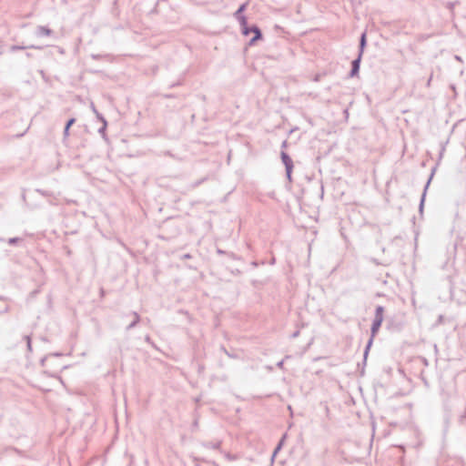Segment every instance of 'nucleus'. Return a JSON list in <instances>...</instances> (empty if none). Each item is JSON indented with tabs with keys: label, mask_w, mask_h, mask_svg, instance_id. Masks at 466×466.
<instances>
[{
	"label": "nucleus",
	"mask_w": 466,
	"mask_h": 466,
	"mask_svg": "<svg viewBox=\"0 0 466 466\" xmlns=\"http://www.w3.org/2000/svg\"><path fill=\"white\" fill-rule=\"evenodd\" d=\"M383 312H384L383 307H381V306L377 307L376 312H375V319H374V321H373V324L371 327V338L369 340V343L367 345L366 352L370 348L372 341H373V338L376 336L378 330L380 329V328L381 326V323L383 321Z\"/></svg>",
	"instance_id": "f257e3e1"
},
{
	"label": "nucleus",
	"mask_w": 466,
	"mask_h": 466,
	"mask_svg": "<svg viewBox=\"0 0 466 466\" xmlns=\"http://www.w3.org/2000/svg\"><path fill=\"white\" fill-rule=\"evenodd\" d=\"M239 22H240L243 35H248L249 33L254 34V36L252 37L250 44H253L256 40L260 38L261 34H260L259 29L257 26L248 27L245 16H240Z\"/></svg>",
	"instance_id": "f03ea898"
},
{
	"label": "nucleus",
	"mask_w": 466,
	"mask_h": 466,
	"mask_svg": "<svg viewBox=\"0 0 466 466\" xmlns=\"http://www.w3.org/2000/svg\"><path fill=\"white\" fill-rule=\"evenodd\" d=\"M281 159L286 167L287 177L290 181L291 180V172H292V168H293L292 159L285 152L281 153Z\"/></svg>",
	"instance_id": "7ed1b4c3"
},
{
	"label": "nucleus",
	"mask_w": 466,
	"mask_h": 466,
	"mask_svg": "<svg viewBox=\"0 0 466 466\" xmlns=\"http://www.w3.org/2000/svg\"><path fill=\"white\" fill-rule=\"evenodd\" d=\"M360 56L356 60L353 61L351 76H356L358 74L359 68H360Z\"/></svg>",
	"instance_id": "20e7f679"
},
{
	"label": "nucleus",
	"mask_w": 466,
	"mask_h": 466,
	"mask_svg": "<svg viewBox=\"0 0 466 466\" xmlns=\"http://www.w3.org/2000/svg\"><path fill=\"white\" fill-rule=\"evenodd\" d=\"M75 122V119L74 118H71L66 126V128H65V136L67 137L68 136V132H69V128L71 127V126L74 124Z\"/></svg>",
	"instance_id": "39448f33"
},
{
	"label": "nucleus",
	"mask_w": 466,
	"mask_h": 466,
	"mask_svg": "<svg viewBox=\"0 0 466 466\" xmlns=\"http://www.w3.org/2000/svg\"><path fill=\"white\" fill-rule=\"evenodd\" d=\"M246 5H242L236 13L237 17L239 19L240 14L245 10Z\"/></svg>",
	"instance_id": "423d86ee"
},
{
	"label": "nucleus",
	"mask_w": 466,
	"mask_h": 466,
	"mask_svg": "<svg viewBox=\"0 0 466 466\" xmlns=\"http://www.w3.org/2000/svg\"><path fill=\"white\" fill-rule=\"evenodd\" d=\"M364 45H365V35H362L361 41H360L361 49L363 48Z\"/></svg>",
	"instance_id": "0eeeda50"
}]
</instances>
